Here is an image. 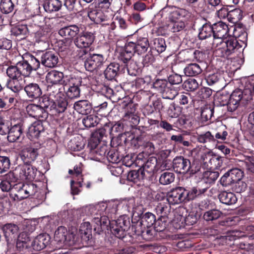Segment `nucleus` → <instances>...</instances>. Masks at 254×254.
I'll use <instances>...</instances> for the list:
<instances>
[{
    "label": "nucleus",
    "mask_w": 254,
    "mask_h": 254,
    "mask_svg": "<svg viewBox=\"0 0 254 254\" xmlns=\"http://www.w3.org/2000/svg\"><path fill=\"white\" fill-rule=\"evenodd\" d=\"M49 237L48 235L40 234L37 236L31 242L24 243L23 247L27 254H33L44 249L48 244Z\"/></svg>",
    "instance_id": "5"
},
{
    "label": "nucleus",
    "mask_w": 254,
    "mask_h": 254,
    "mask_svg": "<svg viewBox=\"0 0 254 254\" xmlns=\"http://www.w3.org/2000/svg\"><path fill=\"white\" fill-rule=\"evenodd\" d=\"M174 180L175 175L173 173L165 172L161 175L159 183L163 185H167L173 182Z\"/></svg>",
    "instance_id": "49"
},
{
    "label": "nucleus",
    "mask_w": 254,
    "mask_h": 254,
    "mask_svg": "<svg viewBox=\"0 0 254 254\" xmlns=\"http://www.w3.org/2000/svg\"><path fill=\"white\" fill-rule=\"evenodd\" d=\"M241 46L234 37L228 39L216 38L212 43L215 55L219 57L228 58L237 51Z\"/></svg>",
    "instance_id": "2"
},
{
    "label": "nucleus",
    "mask_w": 254,
    "mask_h": 254,
    "mask_svg": "<svg viewBox=\"0 0 254 254\" xmlns=\"http://www.w3.org/2000/svg\"><path fill=\"white\" fill-rule=\"evenodd\" d=\"M221 214L222 213L219 210L213 209L205 212L203 215V218L207 221H213L218 219Z\"/></svg>",
    "instance_id": "57"
},
{
    "label": "nucleus",
    "mask_w": 254,
    "mask_h": 254,
    "mask_svg": "<svg viewBox=\"0 0 254 254\" xmlns=\"http://www.w3.org/2000/svg\"><path fill=\"white\" fill-rule=\"evenodd\" d=\"M90 57L97 69H100L106 64L107 59L102 54H94Z\"/></svg>",
    "instance_id": "50"
},
{
    "label": "nucleus",
    "mask_w": 254,
    "mask_h": 254,
    "mask_svg": "<svg viewBox=\"0 0 254 254\" xmlns=\"http://www.w3.org/2000/svg\"><path fill=\"white\" fill-rule=\"evenodd\" d=\"M168 83L165 79H156L153 83V86L156 90L162 93L168 86Z\"/></svg>",
    "instance_id": "63"
},
{
    "label": "nucleus",
    "mask_w": 254,
    "mask_h": 254,
    "mask_svg": "<svg viewBox=\"0 0 254 254\" xmlns=\"http://www.w3.org/2000/svg\"><path fill=\"white\" fill-rule=\"evenodd\" d=\"M119 207L120 208L121 214H126L127 212H130V210L133 206V200L130 201H123L121 202H118Z\"/></svg>",
    "instance_id": "58"
},
{
    "label": "nucleus",
    "mask_w": 254,
    "mask_h": 254,
    "mask_svg": "<svg viewBox=\"0 0 254 254\" xmlns=\"http://www.w3.org/2000/svg\"><path fill=\"white\" fill-rule=\"evenodd\" d=\"M205 79L208 85H215L219 89H223L226 85L222 74L216 70L206 71Z\"/></svg>",
    "instance_id": "7"
},
{
    "label": "nucleus",
    "mask_w": 254,
    "mask_h": 254,
    "mask_svg": "<svg viewBox=\"0 0 254 254\" xmlns=\"http://www.w3.org/2000/svg\"><path fill=\"white\" fill-rule=\"evenodd\" d=\"M18 180H21V177L17 167H16L14 170L10 171L6 175V180L9 181V182H15Z\"/></svg>",
    "instance_id": "62"
},
{
    "label": "nucleus",
    "mask_w": 254,
    "mask_h": 254,
    "mask_svg": "<svg viewBox=\"0 0 254 254\" xmlns=\"http://www.w3.org/2000/svg\"><path fill=\"white\" fill-rule=\"evenodd\" d=\"M6 73L9 78L18 79L22 76L16 64L14 65L9 66L6 69Z\"/></svg>",
    "instance_id": "56"
},
{
    "label": "nucleus",
    "mask_w": 254,
    "mask_h": 254,
    "mask_svg": "<svg viewBox=\"0 0 254 254\" xmlns=\"http://www.w3.org/2000/svg\"><path fill=\"white\" fill-rule=\"evenodd\" d=\"M163 202H159L155 208L156 212L160 217H167V215L170 212L171 209L170 204L166 203L167 201L164 200Z\"/></svg>",
    "instance_id": "36"
},
{
    "label": "nucleus",
    "mask_w": 254,
    "mask_h": 254,
    "mask_svg": "<svg viewBox=\"0 0 254 254\" xmlns=\"http://www.w3.org/2000/svg\"><path fill=\"white\" fill-rule=\"evenodd\" d=\"M243 97V91L240 89L234 90L230 95L227 92H223L216 96L214 103L218 106L226 105L228 111L233 112L238 108Z\"/></svg>",
    "instance_id": "3"
},
{
    "label": "nucleus",
    "mask_w": 254,
    "mask_h": 254,
    "mask_svg": "<svg viewBox=\"0 0 254 254\" xmlns=\"http://www.w3.org/2000/svg\"><path fill=\"white\" fill-rule=\"evenodd\" d=\"M168 222V218L167 217H160L154 224V229L156 231L162 232L164 231Z\"/></svg>",
    "instance_id": "51"
},
{
    "label": "nucleus",
    "mask_w": 254,
    "mask_h": 254,
    "mask_svg": "<svg viewBox=\"0 0 254 254\" xmlns=\"http://www.w3.org/2000/svg\"><path fill=\"white\" fill-rule=\"evenodd\" d=\"M63 72L57 71L52 70L49 72L46 76V80L47 83L53 85L57 84L62 82V80L64 78Z\"/></svg>",
    "instance_id": "28"
},
{
    "label": "nucleus",
    "mask_w": 254,
    "mask_h": 254,
    "mask_svg": "<svg viewBox=\"0 0 254 254\" xmlns=\"http://www.w3.org/2000/svg\"><path fill=\"white\" fill-rule=\"evenodd\" d=\"M14 7V4L12 0H1L0 2V9L1 11L5 14L11 12Z\"/></svg>",
    "instance_id": "48"
},
{
    "label": "nucleus",
    "mask_w": 254,
    "mask_h": 254,
    "mask_svg": "<svg viewBox=\"0 0 254 254\" xmlns=\"http://www.w3.org/2000/svg\"><path fill=\"white\" fill-rule=\"evenodd\" d=\"M37 186L34 184L18 183L13 186L12 195L14 200L19 201L34 195L37 192Z\"/></svg>",
    "instance_id": "4"
},
{
    "label": "nucleus",
    "mask_w": 254,
    "mask_h": 254,
    "mask_svg": "<svg viewBox=\"0 0 254 254\" xmlns=\"http://www.w3.org/2000/svg\"><path fill=\"white\" fill-rule=\"evenodd\" d=\"M145 176V173L140 169L137 171L132 170L129 172L127 179L129 181L137 183L138 181L142 180Z\"/></svg>",
    "instance_id": "43"
},
{
    "label": "nucleus",
    "mask_w": 254,
    "mask_h": 254,
    "mask_svg": "<svg viewBox=\"0 0 254 254\" xmlns=\"http://www.w3.org/2000/svg\"><path fill=\"white\" fill-rule=\"evenodd\" d=\"M38 155V149L32 147L24 149L20 154V158L24 163L31 164L34 162Z\"/></svg>",
    "instance_id": "22"
},
{
    "label": "nucleus",
    "mask_w": 254,
    "mask_h": 254,
    "mask_svg": "<svg viewBox=\"0 0 254 254\" xmlns=\"http://www.w3.org/2000/svg\"><path fill=\"white\" fill-rule=\"evenodd\" d=\"M212 35L213 36V31L212 25L210 24L206 23L199 28L198 33L199 39H206Z\"/></svg>",
    "instance_id": "35"
},
{
    "label": "nucleus",
    "mask_w": 254,
    "mask_h": 254,
    "mask_svg": "<svg viewBox=\"0 0 254 254\" xmlns=\"http://www.w3.org/2000/svg\"><path fill=\"white\" fill-rule=\"evenodd\" d=\"M2 230L7 245L15 240L18 234V227L14 224H6L2 226Z\"/></svg>",
    "instance_id": "12"
},
{
    "label": "nucleus",
    "mask_w": 254,
    "mask_h": 254,
    "mask_svg": "<svg viewBox=\"0 0 254 254\" xmlns=\"http://www.w3.org/2000/svg\"><path fill=\"white\" fill-rule=\"evenodd\" d=\"M213 114V109L210 107L206 106L201 110V119L202 122H206L210 120Z\"/></svg>",
    "instance_id": "64"
},
{
    "label": "nucleus",
    "mask_w": 254,
    "mask_h": 254,
    "mask_svg": "<svg viewBox=\"0 0 254 254\" xmlns=\"http://www.w3.org/2000/svg\"><path fill=\"white\" fill-rule=\"evenodd\" d=\"M88 16L91 21L96 24H100L107 19V16L103 12L98 9H90L88 12Z\"/></svg>",
    "instance_id": "30"
},
{
    "label": "nucleus",
    "mask_w": 254,
    "mask_h": 254,
    "mask_svg": "<svg viewBox=\"0 0 254 254\" xmlns=\"http://www.w3.org/2000/svg\"><path fill=\"white\" fill-rule=\"evenodd\" d=\"M186 189L183 187H177L173 189L167 193V198L164 200L169 204L174 205L185 201V193Z\"/></svg>",
    "instance_id": "8"
},
{
    "label": "nucleus",
    "mask_w": 254,
    "mask_h": 254,
    "mask_svg": "<svg viewBox=\"0 0 254 254\" xmlns=\"http://www.w3.org/2000/svg\"><path fill=\"white\" fill-rule=\"evenodd\" d=\"M213 31V40L216 38L223 39L228 33L229 29L225 23L219 21L212 25Z\"/></svg>",
    "instance_id": "25"
},
{
    "label": "nucleus",
    "mask_w": 254,
    "mask_h": 254,
    "mask_svg": "<svg viewBox=\"0 0 254 254\" xmlns=\"http://www.w3.org/2000/svg\"><path fill=\"white\" fill-rule=\"evenodd\" d=\"M24 91L30 100L39 98L42 94L41 88L36 83H30L26 85L24 87Z\"/></svg>",
    "instance_id": "20"
},
{
    "label": "nucleus",
    "mask_w": 254,
    "mask_h": 254,
    "mask_svg": "<svg viewBox=\"0 0 254 254\" xmlns=\"http://www.w3.org/2000/svg\"><path fill=\"white\" fill-rule=\"evenodd\" d=\"M152 47L158 53H161L165 51L166 44L165 40L162 38H157L153 40Z\"/></svg>",
    "instance_id": "52"
},
{
    "label": "nucleus",
    "mask_w": 254,
    "mask_h": 254,
    "mask_svg": "<svg viewBox=\"0 0 254 254\" xmlns=\"http://www.w3.org/2000/svg\"><path fill=\"white\" fill-rule=\"evenodd\" d=\"M220 201L225 204L231 205L235 204L237 200V197L235 194L231 192L222 191L219 195Z\"/></svg>",
    "instance_id": "34"
},
{
    "label": "nucleus",
    "mask_w": 254,
    "mask_h": 254,
    "mask_svg": "<svg viewBox=\"0 0 254 254\" xmlns=\"http://www.w3.org/2000/svg\"><path fill=\"white\" fill-rule=\"evenodd\" d=\"M155 216L150 212H146L141 218L140 224L147 227L154 225L155 222Z\"/></svg>",
    "instance_id": "42"
},
{
    "label": "nucleus",
    "mask_w": 254,
    "mask_h": 254,
    "mask_svg": "<svg viewBox=\"0 0 254 254\" xmlns=\"http://www.w3.org/2000/svg\"><path fill=\"white\" fill-rule=\"evenodd\" d=\"M21 177V180H32L35 179L37 174V169L31 164L24 163L17 166Z\"/></svg>",
    "instance_id": "10"
},
{
    "label": "nucleus",
    "mask_w": 254,
    "mask_h": 254,
    "mask_svg": "<svg viewBox=\"0 0 254 254\" xmlns=\"http://www.w3.org/2000/svg\"><path fill=\"white\" fill-rule=\"evenodd\" d=\"M184 88L188 91H194L196 90L199 84L196 79L190 78L185 81L184 83Z\"/></svg>",
    "instance_id": "60"
},
{
    "label": "nucleus",
    "mask_w": 254,
    "mask_h": 254,
    "mask_svg": "<svg viewBox=\"0 0 254 254\" xmlns=\"http://www.w3.org/2000/svg\"><path fill=\"white\" fill-rule=\"evenodd\" d=\"M101 210H105V214H107L108 217L111 218L117 214H121L120 208L117 202H111L108 204H103L99 206Z\"/></svg>",
    "instance_id": "26"
},
{
    "label": "nucleus",
    "mask_w": 254,
    "mask_h": 254,
    "mask_svg": "<svg viewBox=\"0 0 254 254\" xmlns=\"http://www.w3.org/2000/svg\"><path fill=\"white\" fill-rule=\"evenodd\" d=\"M190 166V161L183 156H177L173 161V167L174 171L179 174L188 173Z\"/></svg>",
    "instance_id": "13"
},
{
    "label": "nucleus",
    "mask_w": 254,
    "mask_h": 254,
    "mask_svg": "<svg viewBox=\"0 0 254 254\" xmlns=\"http://www.w3.org/2000/svg\"><path fill=\"white\" fill-rule=\"evenodd\" d=\"M16 58L18 61L16 63V64L21 75L25 77L28 76L31 72L27 61L24 60L23 57L20 55H18Z\"/></svg>",
    "instance_id": "31"
},
{
    "label": "nucleus",
    "mask_w": 254,
    "mask_h": 254,
    "mask_svg": "<svg viewBox=\"0 0 254 254\" xmlns=\"http://www.w3.org/2000/svg\"><path fill=\"white\" fill-rule=\"evenodd\" d=\"M92 223L94 231L98 234H100L108 227V224H110L111 232L116 237L121 239L126 236V231L130 225L129 221L123 217H120L117 220L110 221L108 216L101 213L94 215Z\"/></svg>",
    "instance_id": "1"
},
{
    "label": "nucleus",
    "mask_w": 254,
    "mask_h": 254,
    "mask_svg": "<svg viewBox=\"0 0 254 254\" xmlns=\"http://www.w3.org/2000/svg\"><path fill=\"white\" fill-rule=\"evenodd\" d=\"M134 109H131L130 111H127L125 114L123 119L130 123L131 126H135L139 122V117L134 113Z\"/></svg>",
    "instance_id": "38"
},
{
    "label": "nucleus",
    "mask_w": 254,
    "mask_h": 254,
    "mask_svg": "<svg viewBox=\"0 0 254 254\" xmlns=\"http://www.w3.org/2000/svg\"><path fill=\"white\" fill-rule=\"evenodd\" d=\"M79 31V27L75 24H72L61 28L59 30L58 33L65 39L71 40L77 36Z\"/></svg>",
    "instance_id": "16"
},
{
    "label": "nucleus",
    "mask_w": 254,
    "mask_h": 254,
    "mask_svg": "<svg viewBox=\"0 0 254 254\" xmlns=\"http://www.w3.org/2000/svg\"><path fill=\"white\" fill-rule=\"evenodd\" d=\"M68 234V232L65 227L60 226L58 227L55 232V240L61 244H64L66 241V236Z\"/></svg>",
    "instance_id": "40"
},
{
    "label": "nucleus",
    "mask_w": 254,
    "mask_h": 254,
    "mask_svg": "<svg viewBox=\"0 0 254 254\" xmlns=\"http://www.w3.org/2000/svg\"><path fill=\"white\" fill-rule=\"evenodd\" d=\"M58 61V55L52 51L45 52L41 57V64L47 67H55L57 65Z\"/></svg>",
    "instance_id": "15"
},
{
    "label": "nucleus",
    "mask_w": 254,
    "mask_h": 254,
    "mask_svg": "<svg viewBox=\"0 0 254 254\" xmlns=\"http://www.w3.org/2000/svg\"><path fill=\"white\" fill-rule=\"evenodd\" d=\"M190 15L191 13L188 10L180 8L172 12L170 14V18L172 19V18L184 17L188 19L190 17Z\"/></svg>",
    "instance_id": "53"
},
{
    "label": "nucleus",
    "mask_w": 254,
    "mask_h": 254,
    "mask_svg": "<svg viewBox=\"0 0 254 254\" xmlns=\"http://www.w3.org/2000/svg\"><path fill=\"white\" fill-rule=\"evenodd\" d=\"M162 94L163 98L173 100L178 95V91L170 85L166 87Z\"/></svg>",
    "instance_id": "55"
},
{
    "label": "nucleus",
    "mask_w": 254,
    "mask_h": 254,
    "mask_svg": "<svg viewBox=\"0 0 254 254\" xmlns=\"http://www.w3.org/2000/svg\"><path fill=\"white\" fill-rule=\"evenodd\" d=\"M133 46L132 44L126 43L125 49L120 53L118 56V60L122 62L125 65L132 60L131 58L135 53L132 49Z\"/></svg>",
    "instance_id": "23"
},
{
    "label": "nucleus",
    "mask_w": 254,
    "mask_h": 254,
    "mask_svg": "<svg viewBox=\"0 0 254 254\" xmlns=\"http://www.w3.org/2000/svg\"><path fill=\"white\" fill-rule=\"evenodd\" d=\"M23 124L18 123L12 126L9 129L7 140L10 142L20 141L24 138Z\"/></svg>",
    "instance_id": "14"
},
{
    "label": "nucleus",
    "mask_w": 254,
    "mask_h": 254,
    "mask_svg": "<svg viewBox=\"0 0 254 254\" xmlns=\"http://www.w3.org/2000/svg\"><path fill=\"white\" fill-rule=\"evenodd\" d=\"M202 69L197 64H190L187 65L184 69L186 75L188 76H194L200 74Z\"/></svg>",
    "instance_id": "33"
},
{
    "label": "nucleus",
    "mask_w": 254,
    "mask_h": 254,
    "mask_svg": "<svg viewBox=\"0 0 254 254\" xmlns=\"http://www.w3.org/2000/svg\"><path fill=\"white\" fill-rule=\"evenodd\" d=\"M94 34L92 32L83 31L74 39L73 42L76 47L79 49L89 48L95 40Z\"/></svg>",
    "instance_id": "6"
},
{
    "label": "nucleus",
    "mask_w": 254,
    "mask_h": 254,
    "mask_svg": "<svg viewBox=\"0 0 254 254\" xmlns=\"http://www.w3.org/2000/svg\"><path fill=\"white\" fill-rule=\"evenodd\" d=\"M11 35L16 37H19L20 39H23L28 32L26 25H19L13 27L11 30Z\"/></svg>",
    "instance_id": "46"
},
{
    "label": "nucleus",
    "mask_w": 254,
    "mask_h": 254,
    "mask_svg": "<svg viewBox=\"0 0 254 254\" xmlns=\"http://www.w3.org/2000/svg\"><path fill=\"white\" fill-rule=\"evenodd\" d=\"M219 175V173L217 171H205L202 174L200 183L202 185L205 184V186L209 188L217 179Z\"/></svg>",
    "instance_id": "29"
},
{
    "label": "nucleus",
    "mask_w": 254,
    "mask_h": 254,
    "mask_svg": "<svg viewBox=\"0 0 254 254\" xmlns=\"http://www.w3.org/2000/svg\"><path fill=\"white\" fill-rule=\"evenodd\" d=\"M82 81V78L80 76L72 74L65 76L61 84L63 85L64 89H70V88L80 87Z\"/></svg>",
    "instance_id": "17"
},
{
    "label": "nucleus",
    "mask_w": 254,
    "mask_h": 254,
    "mask_svg": "<svg viewBox=\"0 0 254 254\" xmlns=\"http://www.w3.org/2000/svg\"><path fill=\"white\" fill-rule=\"evenodd\" d=\"M108 134L110 133V128L109 127L108 123H106L103 127L100 128L93 133V136L98 141H100L104 136H107Z\"/></svg>",
    "instance_id": "45"
},
{
    "label": "nucleus",
    "mask_w": 254,
    "mask_h": 254,
    "mask_svg": "<svg viewBox=\"0 0 254 254\" xmlns=\"http://www.w3.org/2000/svg\"><path fill=\"white\" fill-rule=\"evenodd\" d=\"M28 115L38 119V121H45L48 117L47 111L41 106L35 104H29L26 107Z\"/></svg>",
    "instance_id": "9"
},
{
    "label": "nucleus",
    "mask_w": 254,
    "mask_h": 254,
    "mask_svg": "<svg viewBox=\"0 0 254 254\" xmlns=\"http://www.w3.org/2000/svg\"><path fill=\"white\" fill-rule=\"evenodd\" d=\"M119 64L113 62L107 65L104 72L105 77L108 80H113L120 73L124 72Z\"/></svg>",
    "instance_id": "18"
},
{
    "label": "nucleus",
    "mask_w": 254,
    "mask_h": 254,
    "mask_svg": "<svg viewBox=\"0 0 254 254\" xmlns=\"http://www.w3.org/2000/svg\"><path fill=\"white\" fill-rule=\"evenodd\" d=\"M98 118L97 116L91 115L82 119V123L87 128L93 127L98 124Z\"/></svg>",
    "instance_id": "54"
},
{
    "label": "nucleus",
    "mask_w": 254,
    "mask_h": 254,
    "mask_svg": "<svg viewBox=\"0 0 254 254\" xmlns=\"http://www.w3.org/2000/svg\"><path fill=\"white\" fill-rule=\"evenodd\" d=\"M201 159L203 163L207 168L215 169L220 167L222 163V157L213 154L211 152H207L203 154Z\"/></svg>",
    "instance_id": "11"
},
{
    "label": "nucleus",
    "mask_w": 254,
    "mask_h": 254,
    "mask_svg": "<svg viewBox=\"0 0 254 254\" xmlns=\"http://www.w3.org/2000/svg\"><path fill=\"white\" fill-rule=\"evenodd\" d=\"M243 17V11L240 8H235L229 11L228 20L234 24L238 23Z\"/></svg>",
    "instance_id": "41"
},
{
    "label": "nucleus",
    "mask_w": 254,
    "mask_h": 254,
    "mask_svg": "<svg viewBox=\"0 0 254 254\" xmlns=\"http://www.w3.org/2000/svg\"><path fill=\"white\" fill-rule=\"evenodd\" d=\"M176 19L177 18H172V19H171L170 18V16H169V19L170 22L168 24V27L170 30L172 32H179L184 29L185 27V24L183 21L181 20L177 21Z\"/></svg>",
    "instance_id": "39"
},
{
    "label": "nucleus",
    "mask_w": 254,
    "mask_h": 254,
    "mask_svg": "<svg viewBox=\"0 0 254 254\" xmlns=\"http://www.w3.org/2000/svg\"><path fill=\"white\" fill-rule=\"evenodd\" d=\"M62 5V2L59 0H47L43 3L45 10L49 13L59 11Z\"/></svg>",
    "instance_id": "32"
},
{
    "label": "nucleus",
    "mask_w": 254,
    "mask_h": 254,
    "mask_svg": "<svg viewBox=\"0 0 254 254\" xmlns=\"http://www.w3.org/2000/svg\"><path fill=\"white\" fill-rule=\"evenodd\" d=\"M53 110L57 113H64L67 108L68 102L65 98H61L53 104Z\"/></svg>",
    "instance_id": "37"
},
{
    "label": "nucleus",
    "mask_w": 254,
    "mask_h": 254,
    "mask_svg": "<svg viewBox=\"0 0 254 254\" xmlns=\"http://www.w3.org/2000/svg\"><path fill=\"white\" fill-rule=\"evenodd\" d=\"M159 163L156 157L152 156L149 157L145 164L143 166L142 171L145 173L146 172L150 175L159 171Z\"/></svg>",
    "instance_id": "24"
},
{
    "label": "nucleus",
    "mask_w": 254,
    "mask_h": 254,
    "mask_svg": "<svg viewBox=\"0 0 254 254\" xmlns=\"http://www.w3.org/2000/svg\"><path fill=\"white\" fill-rule=\"evenodd\" d=\"M127 69L128 74L131 76H136L139 74L141 69L138 67L136 63L131 60L128 64L124 65L123 71Z\"/></svg>",
    "instance_id": "44"
},
{
    "label": "nucleus",
    "mask_w": 254,
    "mask_h": 254,
    "mask_svg": "<svg viewBox=\"0 0 254 254\" xmlns=\"http://www.w3.org/2000/svg\"><path fill=\"white\" fill-rule=\"evenodd\" d=\"M73 108L78 113L82 115L90 114L92 110L91 103L87 100H79L74 104Z\"/></svg>",
    "instance_id": "27"
},
{
    "label": "nucleus",
    "mask_w": 254,
    "mask_h": 254,
    "mask_svg": "<svg viewBox=\"0 0 254 254\" xmlns=\"http://www.w3.org/2000/svg\"><path fill=\"white\" fill-rule=\"evenodd\" d=\"M64 90L66 96L69 99H74L80 97L81 91L80 87L70 88V89L64 88Z\"/></svg>",
    "instance_id": "59"
},
{
    "label": "nucleus",
    "mask_w": 254,
    "mask_h": 254,
    "mask_svg": "<svg viewBox=\"0 0 254 254\" xmlns=\"http://www.w3.org/2000/svg\"><path fill=\"white\" fill-rule=\"evenodd\" d=\"M198 142L201 143H214L215 139L211 133L208 131L204 133L198 134L196 136Z\"/></svg>",
    "instance_id": "47"
},
{
    "label": "nucleus",
    "mask_w": 254,
    "mask_h": 254,
    "mask_svg": "<svg viewBox=\"0 0 254 254\" xmlns=\"http://www.w3.org/2000/svg\"><path fill=\"white\" fill-rule=\"evenodd\" d=\"M127 43L133 44V50L138 55L145 52L149 47V41L146 37H139L136 42L130 41Z\"/></svg>",
    "instance_id": "19"
},
{
    "label": "nucleus",
    "mask_w": 254,
    "mask_h": 254,
    "mask_svg": "<svg viewBox=\"0 0 254 254\" xmlns=\"http://www.w3.org/2000/svg\"><path fill=\"white\" fill-rule=\"evenodd\" d=\"M228 172L233 183L241 180L243 176V172L237 168L231 169Z\"/></svg>",
    "instance_id": "61"
},
{
    "label": "nucleus",
    "mask_w": 254,
    "mask_h": 254,
    "mask_svg": "<svg viewBox=\"0 0 254 254\" xmlns=\"http://www.w3.org/2000/svg\"><path fill=\"white\" fill-rule=\"evenodd\" d=\"M44 131L43 121H37L31 125L28 128V135L31 140L38 138Z\"/></svg>",
    "instance_id": "21"
}]
</instances>
